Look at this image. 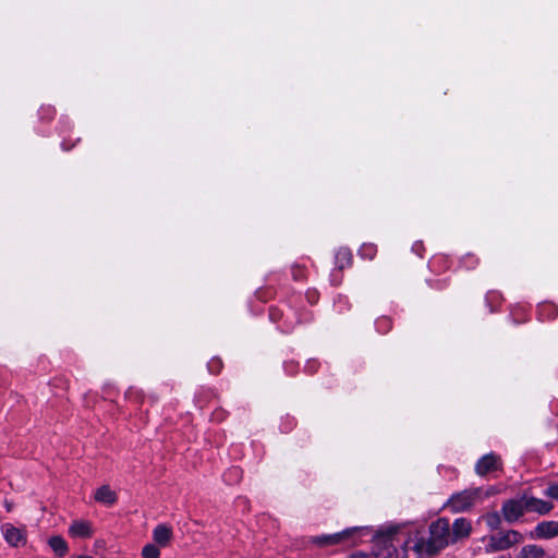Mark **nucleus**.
Returning a JSON list of instances; mask_svg holds the SVG:
<instances>
[{
    "label": "nucleus",
    "mask_w": 558,
    "mask_h": 558,
    "mask_svg": "<svg viewBox=\"0 0 558 558\" xmlns=\"http://www.w3.org/2000/svg\"><path fill=\"white\" fill-rule=\"evenodd\" d=\"M451 543L453 539L449 520L440 518L429 525L428 538L420 537L418 533H415L407 539L405 548H412L420 557L434 556ZM405 551L407 549L402 555H405Z\"/></svg>",
    "instance_id": "nucleus-1"
},
{
    "label": "nucleus",
    "mask_w": 558,
    "mask_h": 558,
    "mask_svg": "<svg viewBox=\"0 0 558 558\" xmlns=\"http://www.w3.org/2000/svg\"><path fill=\"white\" fill-rule=\"evenodd\" d=\"M401 531L398 527H390L380 531L374 538L373 555L375 558H401L397 546L401 545ZM407 541H404L405 544Z\"/></svg>",
    "instance_id": "nucleus-2"
},
{
    "label": "nucleus",
    "mask_w": 558,
    "mask_h": 558,
    "mask_svg": "<svg viewBox=\"0 0 558 558\" xmlns=\"http://www.w3.org/2000/svg\"><path fill=\"white\" fill-rule=\"evenodd\" d=\"M522 542H523V535L515 530L499 532L497 534H493L487 537V544L485 545V551L487 554L502 551V550L509 549L512 546L520 544Z\"/></svg>",
    "instance_id": "nucleus-3"
},
{
    "label": "nucleus",
    "mask_w": 558,
    "mask_h": 558,
    "mask_svg": "<svg viewBox=\"0 0 558 558\" xmlns=\"http://www.w3.org/2000/svg\"><path fill=\"white\" fill-rule=\"evenodd\" d=\"M480 494L481 492L476 490V487L454 493L448 499L446 507L454 513L469 511L473 506L480 502Z\"/></svg>",
    "instance_id": "nucleus-4"
},
{
    "label": "nucleus",
    "mask_w": 558,
    "mask_h": 558,
    "mask_svg": "<svg viewBox=\"0 0 558 558\" xmlns=\"http://www.w3.org/2000/svg\"><path fill=\"white\" fill-rule=\"evenodd\" d=\"M366 531V527L354 526L338 533L315 536L313 537L312 542L318 546H331L341 543H350V545H355L356 542L354 539L351 541V538L363 535Z\"/></svg>",
    "instance_id": "nucleus-5"
},
{
    "label": "nucleus",
    "mask_w": 558,
    "mask_h": 558,
    "mask_svg": "<svg viewBox=\"0 0 558 558\" xmlns=\"http://www.w3.org/2000/svg\"><path fill=\"white\" fill-rule=\"evenodd\" d=\"M526 508L523 496L518 499H508L502 504L501 513L508 523H513L524 515Z\"/></svg>",
    "instance_id": "nucleus-6"
},
{
    "label": "nucleus",
    "mask_w": 558,
    "mask_h": 558,
    "mask_svg": "<svg viewBox=\"0 0 558 558\" xmlns=\"http://www.w3.org/2000/svg\"><path fill=\"white\" fill-rule=\"evenodd\" d=\"M501 465L502 463L500 457L490 452L478 459L475 464V473L480 476H485L501 469Z\"/></svg>",
    "instance_id": "nucleus-7"
},
{
    "label": "nucleus",
    "mask_w": 558,
    "mask_h": 558,
    "mask_svg": "<svg viewBox=\"0 0 558 558\" xmlns=\"http://www.w3.org/2000/svg\"><path fill=\"white\" fill-rule=\"evenodd\" d=\"M558 536L557 521H543L530 533L532 539H550Z\"/></svg>",
    "instance_id": "nucleus-8"
},
{
    "label": "nucleus",
    "mask_w": 558,
    "mask_h": 558,
    "mask_svg": "<svg viewBox=\"0 0 558 558\" xmlns=\"http://www.w3.org/2000/svg\"><path fill=\"white\" fill-rule=\"evenodd\" d=\"M526 512H535L541 515L549 513L554 509V505L549 501L536 498L534 496L523 495Z\"/></svg>",
    "instance_id": "nucleus-9"
},
{
    "label": "nucleus",
    "mask_w": 558,
    "mask_h": 558,
    "mask_svg": "<svg viewBox=\"0 0 558 558\" xmlns=\"http://www.w3.org/2000/svg\"><path fill=\"white\" fill-rule=\"evenodd\" d=\"M2 534L4 536V539L11 546L17 547L26 543L24 532L10 523H5L2 525Z\"/></svg>",
    "instance_id": "nucleus-10"
},
{
    "label": "nucleus",
    "mask_w": 558,
    "mask_h": 558,
    "mask_svg": "<svg viewBox=\"0 0 558 558\" xmlns=\"http://www.w3.org/2000/svg\"><path fill=\"white\" fill-rule=\"evenodd\" d=\"M450 527L453 543L468 537L471 533V522L465 518L456 519Z\"/></svg>",
    "instance_id": "nucleus-11"
},
{
    "label": "nucleus",
    "mask_w": 558,
    "mask_h": 558,
    "mask_svg": "<svg viewBox=\"0 0 558 558\" xmlns=\"http://www.w3.org/2000/svg\"><path fill=\"white\" fill-rule=\"evenodd\" d=\"M69 534L72 537L88 538L93 535L92 523L85 520H75L69 526Z\"/></svg>",
    "instance_id": "nucleus-12"
},
{
    "label": "nucleus",
    "mask_w": 558,
    "mask_h": 558,
    "mask_svg": "<svg viewBox=\"0 0 558 558\" xmlns=\"http://www.w3.org/2000/svg\"><path fill=\"white\" fill-rule=\"evenodd\" d=\"M96 501L106 505L112 506L117 502V494L113 492L108 485L100 486L94 495Z\"/></svg>",
    "instance_id": "nucleus-13"
},
{
    "label": "nucleus",
    "mask_w": 558,
    "mask_h": 558,
    "mask_svg": "<svg viewBox=\"0 0 558 558\" xmlns=\"http://www.w3.org/2000/svg\"><path fill=\"white\" fill-rule=\"evenodd\" d=\"M172 536V531L165 524H159L154 529V541L160 546H166Z\"/></svg>",
    "instance_id": "nucleus-14"
},
{
    "label": "nucleus",
    "mask_w": 558,
    "mask_h": 558,
    "mask_svg": "<svg viewBox=\"0 0 558 558\" xmlns=\"http://www.w3.org/2000/svg\"><path fill=\"white\" fill-rule=\"evenodd\" d=\"M545 550L535 544L525 545L518 554V558H544Z\"/></svg>",
    "instance_id": "nucleus-15"
},
{
    "label": "nucleus",
    "mask_w": 558,
    "mask_h": 558,
    "mask_svg": "<svg viewBox=\"0 0 558 558\" xmlns=\"http://www.w3.org/2000/svg\"><path fill=\"white\" fill-rule=\"evenodd\" d=\"M48 543L57 556L63 557L68 553L69 547L63 537L52 536L49 538Z\"/></svg>",
    "instance_id": "nucleus-16"
},
{
    "label": "nucleus",
    "mask_w": 558,
    "mask_h": 558,
    "mask_svg": "<svg viewBox=\"0 0 558 558\" xmlns=\"http://www.w3.org/2000/svg\"><path fill=\"white\" fill-rule=\"evenodd\" d=\"M335 258H336V266L339 269H343L351 265L352 254H351L350 250L341 247L337 251Z\"/></svg>",
    "instance_id": "nucleus-17"
},
{
    "label": "nucleus",
    "mask_w": 558,
    "mask_h": 558,
    "mask_svg": "<svg viewBox=\"0 0 558 558\" xmlns=\"http://www.w3.org/2000/svg\"><path fill=\"white\" fill-rule=\"evenodd\" d=\"M488 529L492 531L498 530L501 526V517L498 512H490L483 517Z\"/></svg>",
    "instance_id": "nucleus-18"
},
{
    "label": "nucleus",
    "mask_w": 558,
    "mask_h": 558,
    "mask_svg": "<svg viewBox=\"0 0 558 558\" xmlns=\"http://www.w3.org/2000/svg\"><path fill=\"white\" fill-rule=\"evenodd\" d=\"M476 490L481 492L478 499L480 502L484 501L485 499L498 495L501 489L498 486L492 485L487 487H476Z\"/></svg>",
    "instance_id": "nucleus-19"
},
{
    "label": "nucleus",
    "mask_w": 558,
    "mask_h": 558,
    "mask_svg": "<svg viewBox=\"0 0 558 558\" xmlns=\"http://www.w3.org/2000/svg\"><path fill=\"white\" fill-rule=\"evenodd\" d=\"M142 556L144 558H159L160 550L156 545L147 544L143 547Z\"/></svg>",
    "instance_id": "nucleus-20"
},
{
    "label": "nucleus",
    "mask_w": 558,
    "mask_h": 558,
    "mask_svg": "<svg viewBox=\"0 0 558 558\" xmlns=\"http://www.w3.org/2000/svg\"><path fill=\"white\" fill-rule=\"evenodd\" d=\"M375 247L373 245H363L360 250L362 257L372 259L375 255Z\"/></svg>",
    "instance_id": "nucleus-21"
},
{
    "label": "nucleus",
    "mask_w": 558,
    "mask_h": 558,
    "mask_svg": "<svg viewBox=\"0 0 558 558\" xmlns=\"http://www.w3.org/2000/svg\"><path fill=\"white\" fill-rule=\"evenodd\" d=\"M545 495L547 497L558 499V484H553V485L548 486L545 490Z\"/></svg>",
    "instance_id": "nucleus-22"
},
{
    "label": "nucleus",
    "mask_w": 558,
    "mask_h": 558,
    "mask_svg": "<svg viewBox=\"0 0 558 558\" xmlns=\"http://www.w3.org/2000/svg\"><path fill=\"white\" fill-rule=\"evenodd\" d=\"M377 328L380 332H386L390 328V320L387 318H380L377 320Z\"/></svg>",
    "instance_id": "nucleus-23"
},
{
    "label": "nucleus",
    "mask_w": 558,
    "mask_h": 558,
    "mask_svg": "<svg viewBox=\"0 0 558 558\" xmlns=\"http://www.w3.org/2000/svg\"><path fill=\"white\" fill-rule=\"evenodd\" d=\"M208 368L213 373L218 372L219 368H220V361L219 360H213L211 362H209Z\"/></svg>",
    "instance_id": "nucleus-24"
},
{
    "label": "nucleus",
    "mask_w": 558,
    "mask_h": 558,
    "mask_svg": "<svg viewBox=\"0 0 558 558\" xmlns=\"http://www.w3.org/2000/svg\"><path fill=\"white\" fill-rule=\"evenodd\" d=\"M240 473L241 471L238 468H232L229 470L226 476H233L234 478H238L240 476Z\"/></svg>",
    "instance_id": "nucleus-25"
},
{
    "label": "nucleus",
    "mask_w": 558,
    "mask_h": 558,
    "mask_svg": "<svg viewBox=\"0 0 558 558\" xmlns=\"http://www.w3.org/2000/svg\"><path fill=\"white\" fill-rule=\"evenodd\" d=\"M539 311H541V314L543 315V313H544L545 311H551V312H555V308H554V306H551L550 304H547V305H543V306L541 307V310H539ZM553 316H555V313H553Z\"/></svg>",
    "instance_id": "nucleus-26"
},
{
    "label": "nucleus",
    "mask_w": 558,
    "mask_h": 558,
    "mask_svg": "<svg viewBox=\"0 0 558 558\" xmlns=\"http://www.w3.org/2000/svg\"><path fill=\"white\" fill-rule=\"evenodd\" d=\"M350 558H368V556L363 553H356L353 554Z\"/></svg>",
    "instance_id": "nucleus-27"
},
{
    "label": "nucleus",
    "mask_w": 558,
    "mask_h": 558,
    "mask_svg": "<svg viewBox=\"0 0 558 558\" xmlns=\"http://www.w3.org/2000/svg\"><path fill=\"white\" fill-rule=\"evenodd\" d=\"M270 318L274 319V320H276L278 318L277 311L272 310L270 312Z\"/></svg>",
    "instance_id": "nucleus-28"
},
{
    "label": "nucleus",
    "mask_w": 558,
    "mask_h": 558,
    "mask_svg": "<svg viewBox=\"0 0 558 558\" xmlns=\"http://www.w3.org/2000/svg\"><path fill=\"white\" fill-rule=\"evenodd\" d=\"M7 509H8V511L11 510V505L10 504H7Z\"/></svg>",
    "instance_id": "nucleus-29"
},
{
    "label": "nucleus",
    "mask_w": 558,
    "mask_h": 558,
    "mask_svg": "<svg viewBox=\"0 0 558 558\" xmlns=\"http://www.w3.org/2000/svg\"><path fill=\"white\" fill-rule=\"evenodd\" d=\"M78 558H93L90 556H80Z\"/></svg>",
    "instance_id": "nucleus-30"
}]
</instances>
